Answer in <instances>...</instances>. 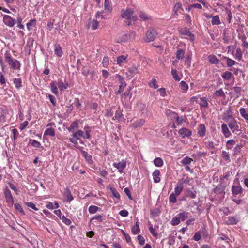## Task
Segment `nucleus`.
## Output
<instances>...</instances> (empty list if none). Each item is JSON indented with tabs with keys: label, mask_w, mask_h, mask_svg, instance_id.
<instances>
[{
	"label": "nucleus",
	"mask_w": 248,
	"mask_h": 248,
	"mask_svg": "<svg viewBox=\"0 0 248 248\" xmlns=\"http://www.w3.org/2000/svg\"><path fill=\"white\" fill-rule=\"evenodd\" d=\"M5 61L13 69H19L20 67V63L19 62L16 60L13 59L8 53L5 54Z\"/></svg>",
	"instance_id": "obj_1"
},
{
	"label": "nucleus",
	"mask_w": 248,
	"mask_h": 248,
	"mask_svg": "<svg viewBox=\"0 0 248 248\" xmlns=\"http://www.w3.org/2000/svg\"><path fill=\"white\" fill-rule=\"evenodd\" d=\"M157 35V33L156 31L151 28H150L146 33L145 40L147 42L153 41L156 38Z\"/></svg>",
	"instance_id": "obj_2"
},
{
	"label": "nucleus",
	"mask_w": 248,
	"mask_h": 248,
	"mask_svg": "<svg viewBox=\"0 0 248 248\" xmlns=\"http://www.w3.org/2000/svg\"><path fill=\"white\" fill-rule=\"evenodd\" d=\"M134 11L131 9H127L124 13L121 14V16L123 18H125L127 20H132L136 21L137 17L134 15Z\"/></svg>",
	"instance_id": "obj_3"
},
{
	"label": "nucleus",
	"mask_w": 248,
	"mask_h": 248,
	"mask_svg": "<svg viewBox=\"0 0 248 248\" xmlns=\"http://www.w3.org/2000/svg\"><path fill=\"white\" fill-rule=\"evenodd\" d=\"M228 126L233 133H237L240 130L239 129V123L232 118L228 123Z\"/></svg>",
	"instance_id": "obj_4"
},
{
	"label": "nucleus",
	"mask_w": 248,
	"mask_h": 248,
	"mask_svg": "<svg viewBox=\"0 0 248 248\" xmlns=\"http://www.w3.org/2000/svg\"><path fill=\"white\" fill-rule=\"evenodd\" d=\"M4 193L6 202L11 206H12L14 204V199L11 194L10 190L8 189L7 188H6L4 189Z\"/></svg>",
	"instance_id": "obj_5"
},
{
	"label": "nucleus",
	"mask_w": 248,
	"mask_h": 248,
	"mask_svg": "<svg viewBox=\"0 0 248 248\" xmlns=\"http://www.w3.org/2000/svg\"><path fill=\"white\" fill-rule=\"evenodd\" d=\"M126 163L124 160H122L121 162L118 163H114L113 166L116 168L119 172L122 173L124 169L126 167Z\"/></svg>",
	"instance_id": "obj_6"
},
{
	"label": "nucleus",
	"mask_w": 248,
	"mask_h": 248,
	"mask_svg": "<svg viewBox=\"0 0 248 248\" xmlns=\"http://www.w3.org/2000/svg\"><path fill=\"white\" fill-rule=\"evenodd\" d=\"M3 21L5 24L9 27H13L15 24V20L8 15H4L3 16Z\"/></svg>",
	"instance_id": "obj_7"
},
{
	"label": "nucleus",
	"mask_w": 248,
	"mask_h": 248,
	"mask_svg": "<svg viewBox=\"0 0 248 248\" xmlns=\"http://www.w3.org/2000/svg\"><path fill=\"white\" fill-rule=\"evenodd\" d=\"M135 34V32L133 31H131L129 34H124L120 38L119 42H126L129 39H134Z\"/></svg>",
	"instance_id": "obj_8"
},
{
	"label": "nucleus",
	"mask_w": 248,
	"mask_h": 248,
	"mask_svg": "<svg viewBox=\"0 0 248 248\" xmlns=\"http://www.w3.org/2000/svg\"><path fill=\"white\" fill-rule=\"evenodd\" d=\"M178 133L183 138L188 137L190 136L192 134L191 131L186 128H182L180 129Z\"/></svg>",
	"instance_id": "obj_9"
},
{
	"label": "nucleus",
	"mask_w": 248,
	"mask_h": 248,
	"mask_svg": "<svg viewBox=\"0 0 248 248\" xmlns=\"http://www.w3.org/2000/svg\"><path fill=\"white\" fill-rule=\"evenodd\" d=\"M145 122V120L143 119H140L135 121L132 124V126L134 128L141 127L143 126Z\"/></svg>",
	"instance_id": "obj_10"
},
{
	"label": "nucleus",
	"mask_w": 248,
	"mask_h": 248,
	"mask_svg": "<svg viewBox=\"0 0 248 248\" xmlns=\"http://www.w3.org/2000/svg\"><path fill=\"white\" fill-rule=\"evenodd\" d=\"M222 132L223 133L224 136L226 138L229 137L231 136V133L227 125L225 124H223L221 125Z\"/></svg>",
	"instance_id": "obj_11"
},
{
	"label": "nucleus",
	"mask_w": 248,
	"mask_h": 248,
	"mask_svg": "<svg viewBox=\"0 0 248 248\" xmlns=\"http://www.w3.org/2000/svg\"><path fill=\"white\" fill-rule=\"evenodd\" d=\"M232 192L233 195H238L242 192V188L240 186L234 185L232 187Z\"/></svg>",
	"instance_id": "obj_12"
},
{
	"label": "nucleus",
	"mask_w": 248,
	"mask_h": 248,
	"mask_svg": "<svg viewBox=\"0 0 248 248\" xmlns=\"http://www.w3.org/2000/svg\"><path fill=\"white\" fill-rule=\"evenodd\" d=\"M55 54L58 57H61L63 54L62 48L59 44H56L54 46Z\"/></svg>",
	"instance_id": "obj_13"
},
{
	"label": "nucleus",
	"mask_w": 248,
	"mask_h": 248,
	"mask_svg": "<svg viewBox=\"0 0 248 248\" xmlns=\"http://www.w3.org/2000/svg\"><path fill=\"white\" fill-rule=\"evenodd\" d=\"M206 132V128L203 124H201L198 129V134L200 136L203 137L205 136Z\"/></svg>",
	"instance_id": "obj_14"
},
{
	"label": "nucleus",
	"mask_w": 248,
	"mask_h": 248,
	"mask_svg": "<svg viewBox=\"0 0 248 248\" xmlns=\"http://www.w3.org/2000/svg\"><path fill=\"white\" fill-rule=\"evenodd\" d=\"M225 186L219 185L215 188L214 191L217 194L225 193Z\"/></svg>",
	"instance_id": "obj_15"
},
{
	"label": "nucleus",
	"mask_w": 248,
	"mask_h": 248,
	"mask_svg": "<svg viewBox=\"0 0 248 248\" xmlns=\"http://www.w3.org/2000/svg\"><path fill=\"white\" fill-rule=\"evenodd\" d=\"M160 171L159 170H155L154 172L153 173L154 181L155 183H158L160 181V178L159 177L160 175Z\"/></svg>",
	"instance_id": "obj_16"
},
{
	"label": "nucleus",
	"mask_w": 248,
	"mask_h": 248,
	"mask_svg": "<svg viewBox=\"0 0 248 248\" xmlns=\"http://www.w3.org/2000/svg\"><path fill=\"white\" fill-rule=\"evenodd\" d=\"M208 59L211 64H218L219 62V60L214 55H210L208 57Z\"/></svg>",
	"instance_id": "obj_17"
},
{
	"label": "nucleus",
	"mask_w": 248,
	"mask_h": 248,
	"mask_svg": "<svg viewBox=\"0 0 248 248\" xmlns=\"http://www.w3.org/2000/svg\"><path fill=\"white\" fill-rule=\"evenodd\" d=\"M139 17L144 21H149L152 19V17L151 16L143 12H140Z\"/></svg>",
	"instance_id": "obj_18"
},
{
	"label": "nucleus",
	"mask_w": 248,
	"mask_h": 248,
	"mask_svg": "<svg viewBox=\"0 0 248 248\" xmlns=\"http://www.w3.org/2000/svg\"><path fill=\"white\" fill-rule=\"evenodd\" d=\"M64 195L66 197V200L67 202H70L73 199L72 195L71 194L70 191L68 188H66L64 189Z\"/></svg>",
	"instance_id": "obj_19"
},
{
	"label": "nucleus",
	"mask_w": 248,
	"mask_h": 248,
	"mask_svg": "<svg viewBox=\"0 0 248 248\" xmlns=\"http://www.w3.org/2000/svg\"><path fill=\"white\" fill-rule=\"evenodd\" d=\"M239 112L241 116L248 123V113L246 111V109L243 108H240Z\"/></svg>",
	"instance_id": "obj_20"
},
{
	"label": "nucleus",
	"mask_w": 248,
	"mask_h": 248,
	"mask_svg": "<svg viewBox=\"0 0 248 248\" xmlns=\"http://www.w3.org/2000/svg\"><path fill=\"white\" fill-rule=\"evenodd\" d=\"M127 56L121 55L119 56L117 59V63L119 65H122L123 63H126Z\"/></svg>",
	"instance_id": "obj_21"
},
{
	"label": "nucleus",
	"mask_w": 248,
	"mask_h": 248,
	"mask_svg": "<svg viewBox=\"0 0 248 248\" xmlns=\"http://www.w3.org/2000/svg\"><path fill=\"white\" fill-rule=\"evenodd\" d=\"M208 18H212V24L213 25H219L220 24V21L219 20V17L218 16H207Z\"/></svg>",
	"instance_id": "obj_22"
},
{
	"label": "nucleus",
	"mask_w": 248,
	"mask_h": 248,
	"mask_svg": "<svg viewBox=\"0 0 248 248\" xmlns=\"http://www.w3.org/2000/svg\"><path fill=\"white\" fill-rule=\"evenodd\" d=\"M185 51L184 49H178L176 54V57L178 60H182L185 55Z\"/></svg>",
	"instance_id": "obj_23"
},
{
	"label": "nucleus",
	"mask_w": 248,
	"mask_h": 248,
	"mask_svg": "<svg viewBox=\"0 0 248 248\" xmlns=\"http://www.w3.org/2000/svg\"><path fill=\"white\" fill-rule=\"evenodd\" d=\"M78 127V123L75 121L72 123L70 126L68 128V130L69 132H72L74 130Z\"/></svg>",
	"instance_id": "obj_24"
},
{
	"label": "nucleus",
	"mask_w": 248,
	"mask_h": 248,
	"mask_svg": "<svg viewBox=\"0 0 248 248\" xmlns=\"http://www.w3.org/2000/svg\"><path fill=\"white\" fill-rule=\"evenodd\" d=\"M239 221V219L235 217H230L226 221L228 224H235Z\"/></svg>",
	"instance_id": "obj_25"
},
{
	"label": "nucleus",
	"mask_w": 248,
	"mask_h": 248,
	"mask_svg": "<svg viewBox=\"0 0 248 248\" xmlns=\"http://www.w3.org/2000/svg\"><path fill=\"white\" fill-rule=\"evenodd\" d=\"M84 133L81 130H79L77 132L73 133L72 136L76 140H80V138L83 136Z\"/></svg>",
	"instance_id": "obj_26"
},
{
	"label": "nucleus",
	"mask_w": 248,
	"mask_h": 248,
	"mask_svg": "<svg viewBox=\"0 0 248 248\" xmlns=\"http://www.w3.org/2000/svg\"><path fill=\"white\" fill-rule=\"evenodd\" d=\"M82 155L84 157L87 161L89 163H91L92 161V156L88 153L83 150L81 151Z\"/></svg>",
	"instance_id": "obj_27"
},
{
	"label": "nucleus",
	"mask_w": 248,
	"mask_h": 248,
	"mask_svg": "<svg viewBox=\"0 0 248 248\" xmlns=\"http://www.w3.org/2000/svg\"><path fill=\"white\" fill-rule=\"evenodd\" d=\"M154 164L156 167H161L163 164V160L160 157L155 158L154 160Z\"/></svg>",
	"instance_id": "obj_28"
},
{
	"label": "nucleus",
	"mask_w": 248,
	"mask_h": 248,
	"mask_svg": "<svg viewBox=\"0 0 248 248\" xmlns=\"http://www.w3.org/2000/svg\"><path fill=\"white\" fill-rule=\"evenodd\" d=\"M44 135L54 136L55 135L54 129L51 127L47 128L44 132Z\"/></svg>",
	"instance_id": "obj_29"
},
{
	"label": "nucleus",
	"mask_w": 248,
	"mask_h": 248,
	"mask_svg": "<svg viewBox=\"0 0 248 248\" xmlns=\"http://www.w3.org/2000/svg\"><path fill=\"white\" fill-rule=\"evenodd\" d=\"M188 213L186 212H183L177 215L180 220L184 221L188 217Z\"/></svg>",
	"instance_id": "obj_30"
},
{
	"label": "nucleus",
	"mask_w": 248,
	"mask_h": 248,
	"mask_svg": "<svg viewBox=\"0 0 248 248\" xmlns=\"http://www.w3.org/2000/svg\"><path fill=\"white\" fill-rule=\"evenodd\" d=\"M52 92L57 95L58 93V89L54 81H52L50 84Z\"/></svg>",
	"instance_id": "obj_31"
},
{
	"label": "nucleus",
	"mask_w": 248,
	"mask_h": 248,
	"mask_svg": "<svg viewBox=\"0 0 248 248\" xmlns=\"http://www.w3.org/2000/svg\"><path fill=\"white\" fill-rule=\"evenodd\" d=\"M224 59L226 60L227 65L228 67H232L236 63V62L235 61L229 58L225 57H224Z\"/></svg>",
	"instance_id": "obj_32"
},
{
	"label": "nucleus",
	"mask_w": 248,
	"mask_h": 248,
	"mask_svg": "<svg viewBox=\"0 0 248 248\" xmlns=\"http://www.w3.org/2000/svg\"><path fill=\"white\" fill-rule=\"evenodd\" d=\"M192 161H193L192 159L186 156L182 160L181 163L184 165H187L190 164Z\"/></svg>",
	"instance_id": "obj_33"
},
{
	"label": "nucleus",
	"mask_w": 248,
	"mask_h": 248,
	"mask_svg": "<svg viewBox=\"0 0 248 248\" xmlns=\"http://www.w3.org/2000/svg\"><path fill=\"white\" fill-rule=\"evenodd\" d=\"M232 74L229 71H226L222 75V78L225 80H229L231 79Z\"/></svg>",
	"instance_id": "obj_34"
},
{
	"label": "nucleus",
	"mask_w": 248,
	"mask_h": 248,
	"mask_svg": "<svg viewBox=\"0 0 248 248\" xmlns=\"http://www.w3.org/2000/svg\"><path fill=\"white\" fill-rule=\"evenodd\" d=\"M14 83L17 89H19L21 87V79L20 78L14 79Z\"/></svg>",
	"instance_id": "obj_35"
},
{
	"label": "nucleus",
	"mask_w": 248,
	"mask_h": 248,
	"mask_svg": "<svg viewBox=\"0 0 248 248\" xmlns=\"http://www.w3.org/2000/svg\"><path fill=\"white\" fill-rule=\"evenodd\" d=\"M171 73L173 76V78L176 81H180L181 78L178 76L177 74V71L176 69H172L171 71Z\"/></svg>",
	"instance_id": "obj_36"
},
{
	"label": "nucleus",
	"mask_w": 248,
	"mask_h": 248,
	"mask_svg": "<svg viewBox=\"0 0 248 248\" xmlns=\"http://www.w3.org/2000/svg\"><path fill=\"white\" fill-rule=\"evenodd\" d=\"M58 86L60 90L62 91L66 89L68 87L67 84L64 83L62 81L60 80L58 82Z\"/></svg>",
	"instance_id": "obj_37"
},
{
	"label": "nucleus",
	"mask_w": 248,
	"mask_h": 248,
	"mask_svg": "<svg viewBox=\"0 0 248 248\" xmlns=\"http://www.w3.org/2000/svg\"><path fill=\"white\" fill-rule=\"evenodd\" d=\"M115 117L117 119L119 120H120L121 119H124V118L123 117L122 112L120 110V107H119L118 110L116 111Z\"/></svg>",
	"instance_id": "obj_38"
},
{
	"label": "nucleus",
	"mask_w": 248,
	"mask_h": 248,
	"mask_svg": "<svg viewBox=\"0 0 248 248\" xmlns=\"http://www.w3.org/2000/svg\"><path fill=\"white\" fill-rule=\"evenodd\" d=\"M232 90L234 91V92L235 93V97L236 98L239 97L241 94V88L240 87H234L232 88Z\"/></svg>",
	"instance_id": "obj_39"
},
{
	"label": "nucleus",
	"mask_w": 248,
	"mask_h": 248,
	"mask_svg": "<svg viewBox=\"0 0 248 248\" xmlns=\"http://www.w3.org/2000/svg\"><path fill=\"white\" fill-rule=\"evenodd\" d=\"M183 188L182 184H180L179 186H177L175 187L174 189L175 195L177 196L179 195L182 192Z\"/></svg>",
	"instance_id": "obj_40"
},
{
	"label": "nucleus",
	"mask_w": 248,
	"mask_h": 248,
	"mask_svg": "<svg viewBox=\"0 0 248 248\" xmlns=\"http://www.w3.org/2000/svg\"><path fill=\"white\" fill-rule=\"evenodd\" d=\"M235 142H236L235 140H228L226 143V146H227V149H231L232 148V146H233L235 144Z\"/></svg>",
	"instance_id": "obj_41"
},
{
	"label": "nucleus",
	"mask_w": 248,
	"mask_h": 248,
	"mask_svg": "<svg viewBox=\"0 0 248 248\" xmlns=\"http://www.w3.org/2000/svg\"><path fill=\"white\" fill-rule=\"evenodd\" d=\"M200 105L201 107L206 108L208 106V103L205 97H202L201 98V102Z\"/></svg>",
	"instance_id": "obj_42"
},
{
	"label": "nucleus",
	"mask_w": 248,
	"mask_h": 248,
	"mask_svg": "<svg viewBox=\"0 0 248 248\" xmlns=\"http://www.w3.org/2000/svg\"><path fill=\"white\" fill-rule=\"evenodd\" d=\"M36 25V20L32 19L27 24V28L29 31L31 30L32 29L31 28V27H34Z\"/></svg>",
	"instance_id": "obj_43"
},
{
	"label": "nucleus",
	"mask_w": 248,
	"mask_h": 248,
	"mask_svg": "<svg viewBox=\"0 0 248 248\" xmlns=\"http://www.w3.org/2000/svg\"><path fill=\"white\" fill-rule=\"evenodd\" d=\"M30 142L31 144V145L34 147L39 148L41 146L40 143L36 140H30Z\"/></svg>",
	"instance_id": "obj_44"
},
{
	"label": "nucleus",
	"mask_w": 248,
	"mask_h": 248,
	"mask_svg": "<svg viewBox=\"0 0 248 248\" xmlns=\"http://www.w3.org/2000/svg\"><path fill=\"white\" fill-rule=\"evenodd\" d=\"M180 222V219H179L178 216L177 215L176 217L172 218L171 220V224L172 225H178Z\"/></svg>",
	"instance_id": "obj_45"
},
{
	"label": "nucleus",
	"mask_w": 248,
	"mask_h": 248,
	"mask_svg": "<svg viewBox=\"0 0 248 248\" xmlns=\"http://www.w3.org/2000/svg\"><path fill=\"white\" fill-rule=\"evenodd\" d=\"M236 58L239 61L242 60V52L240 48H238L236 51Z\"/></svg>",
	"instance_id": "obj_46"
},
{
	"label": "nucleus",
	"mask_w": 248,
	"mask_h": 248,
	"mask_svg": "<svg viewBox=\"0 0 248 248\" xmlns=\"http://www.w3.org/2000/svg\"><path fill=\"white\" fill-rule=\"evenodd\" d=\"M14 207L16 211H19L23 214H24V212L21 206V205L18 203H16L14 204Z\"/></svg>",
	"instance_id": "obj_47"
},
{
	"label": "nucleus",
	"mask_w": 248,
	"mask_h": 248,
	"mask_svg": "<svg viewBox=\"0 0 248 248\" xmlns=\"http://www.w3.org/2000/svg\"><path fill=\"white\" fill-rule=\"evenodd\" d=\"M215 94L216 96L217 97H224L225 96V94L222 89H220L218 90H217L216 92L215 93Z\"/></svg>",
	"instance_id": "obj_48"
},
{
	"label": "nucleus",
	"mask_w": 248,
	"mask_h": 248,
	"mask_svg": "<svg viewBox=\"0 0 248 248\" xmlns=\"http://www.w3.org/2000/svg\"><path fill=\"white\" fill-rule=\"evenodd\" d=\"M99 208L94 205H91L89 207V212L90 213L94 214L97 212Z\"/></svg>",
	"instance_id": "obj_49"
},
{
	"label": "nucleus",
	"mask_w": 248,
	"mask_h": 248,
	"mask_svg": "<svg viewBox=\"0 0 248 248\" xmlns=\"http://www.w3.org/2000/svg\"><path fill=\"white\" fill-rule=\"evenodd\" d=\"M104 6H105V9L106 10H108L109 11H111L112 9L110 6V1H109V0H105Z\"/></svg>",
	"instance_id": "obj_50"
},
{
	"label": "nucleus",
	"mask_w": 248,
	"mask_h": 248,
	"mask_svg": "<svg viewBox=\"0 0 248 248\" xmlns=\"http://www.w3.org/2000/svg\"><path fill=\"white\" fill-rule=\"evenodd\" d=\"M180 87H181V89L184 91H187L188 88V85L186 84V83L184 81H182L180 83Z\"/></svg>",
	"instance_id": "obj_51"
},
{
	"label": "nucleus",
	"mask_w": 248,
	"mask_h": 248,
	"mask_svg": "<svg viewBox=\"0 0 248 248\" xmlns=\"http://www.w3.org/2000/svg\"><path fill=\"white\" fill-rule=\"evenodd\" d=\"M110 191L112 192V194L114 197L119 199L120 197V195L119 193L117 191V190L113 187H110Z\"/></svg>",
	"instance_id": "obj_52"
},
{
	"label": "nucleus",
	"mask_w": 248,
	"mask_h": 248,
	"mask_svg": "<svg viewBox=\"0 0 248 248\" xmlns=\"http://www.w3.org/2000/svg\"><path fill=\"white\" fill-rule=\"evenodd\" d=\"M189 31L187 28H185L179 30V33L181 35H187L188 33H189Z\"/></svg>",
	"instance_id": "obj_53"
},
{
	"label": "nucleus",
	"mask_w": 248,
	"mask_h": 248,
	"mask_svg": "<svg viewBox=\"0 0 248 248\" xmlns=\"http://www.w3.org/2000/svg\"><path fill=\"white\" fill-rule=\"evenodd\" d=\"M104 216L103 215H97L93 217L92 218V220H96L98 222H102L103 221L104 218Z\"/></svg>",
	"instance_id": "obj_54"
},
{
	"label": "nucleus",
	"mask_w": 248,
	"mask_h": 248,
	"mask_svg": "<svg viewBox=\"0 0 248 248\" xmlns=\"http://www.w3.org/2000/svg\"><path fill=\"white\" fill-rule=\"evenodd\" d=\"M126 86V84H120L119 87V90L116 92L117 95L121 93L124 90L125 87Z\"/></svg>",
	"instance_id": "obj_55"
},
{
	"label": "nucleus",
	"mask_w": 248,
	"mask_h": 248,
	"mask_svg": "<svg viewBox=\"0 0 248 248\" xmlns=\"http://www.w3.org/2000/svg\"><path fill=\"white\" fill-rule=\"evenodd\" d=\"M156 80L154 78L152 80L151 82L149 83V85L151 87H153L154 89H157L158 86L156 84Z\"/></svg>",
	"instance_id": "obj_56"
},
{
	"label": "nucleus",
	"mask_w": 248,
	"mask_h": 248,
	"mask_svg": "<svg viewBox=\"0 0 248 248\" xmlns=\"http://www.w3.org/2000/svg\"><path fill=\"white\" fill-rule=\"evenodd\" d=\"M196 192L195 191L187 190V195L191 198L194 199L196 197Z\"/></svg>",
	"instance_id": "obj_57"
},
{
	"label": "nucleus",
	"mask_w": 248,
	"mask_h": 248,
	"mask_svg": "<svg viewBox=\"0 0 248 248\" xmlns=\"http://www.w3.org/2000/svg\"><path fill=\"white\" fill-rule=\"evenodd\" d=\"M102 64L104 67H107L109 64V59L108 57H104L103 59Z\"/></svg>",
	"instance_id": "obj_58"
},
{
	"label": "nucleus",
	"mask_w": 248,
	"mask_h": 248,
	"mask_svg": "<svg viewBox=\"0 0 248 248\" xmlns=\"http://www.w3.org/2000/svg\"><path fill=\"white\" fill-rule=\"evenodd\" d=\"M25 204L28 207H29L30 208H31L32 209H34V210H38V208H36L35 205L33 203H32V202H26Z\"/></svg>",
	"instance_id": "obj_59"
},
{
	"label": "nucleus",
	"mask_w": 248,
	"mask_h": 248,
	"mask_svg": "<svg viewBox=\"0 0 248 248\" xmlns=\"http://www.w3.org/2000/svg\"><path fill=\"white\" fill-rule=\"evenodd\" d=\"M22 21V18L20 17H19L17 19V27L20 29H23L24 28V26L21 24V22Z\"/></svg>",
	"instance_id": "obj_60"
},
{
	"label": "nucleus",
	"mask_w": 248,
	"mask_h": 248,
	"mask_svg": "<svg viewBox=\"0 0 248 248\" xmlns=\"http://www.w3.org/2000/svg\"><path fill=\"white\" fill-rule=\"evenodd\" d=\"M140 231L139 224L138 222L136 223V224L132 227V232H138Z\"/></svg>",
	"instance_id": "obj_61"
},
{
	"label": "nucleus",
	"mask_w": 248,
	"mask_h": 248,
	"mask_svg": "<svg viewBox=\"0 0 248 248\" xmlns=\"http://www.w3.org/2000/svg\"><path fill=\"white\" fill-rule=\"evenodd\" d=\"M169 201L170 202L175 203L176 202V198L175 195L172 193L169 197Z\"/></svg>",
	"instance_id": "obj_62"
},
{
	"label": "nucleus",
	"mask_w": 248,
	"mask_h": 248,
	"mask_svg": "<svg viewBox=\"0 0 248 248\" xmlns=\"http://www.w3.org/2000/svg\"><path fill=\"white\" fill-rule=\"evenodd\" d=\"M91 27L93 30H95L97 28L98 23L96 20H93L92 21Z\"/></svg>",
	"instance_id": "obj_63"
},
{
	"label": "nucleus",
	"mask_w": 248,
	"mask_h": 248,
	"mask_svg": "<svg viewBox=\"0 0 248 248\" xmlns=\"http://www.w3.org/2000/svg\"><path fill=\"white\" fill-rule=\"evenodd\" d=\"M137 239L139 241V243L141 245H143L145 244L144 238L141 235H139L137 237Z\"/></svg>",
	"instance_id": "obj_64"
}]
</instances>
